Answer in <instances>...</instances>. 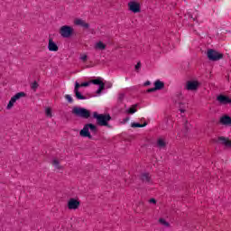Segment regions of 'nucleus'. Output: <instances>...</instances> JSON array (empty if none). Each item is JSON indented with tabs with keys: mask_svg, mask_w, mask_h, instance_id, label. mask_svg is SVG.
Returning <instances> with one entry per match:
<instances>
[{
	"mask_svg": "<svg viewBox=\"0 0 231 231\" xmlns=\"http://www.w3.org/2000/svg\"><path fill=\"white\" fill-rule=\"evenodd\" d=\"M91 84L98 86V89L97 90V95H100V93H102L106 88L104 81H102V78H97L96 79H91L90 81L81 83L80 86L81 88H88V86H91Z\"/></svg>",
	"mask_w": 231,
	"mask_h": 231,
	"instance_id": "1",
	"label": "nucleus"
},
{
	"mask_svg": "<svg viewBox=\"0 0 231 231\" xmlns=\"http://www.w3.org/2000/svg\"><path fill=\"white\" fill-rule=\"evenodd\" d=\"M89 130L92 133H95L97 131V126H95V125H93V124L86 125L83 127V129L80 130L79 136H82V138H88L89 140H91V138H93V136H91Z\"/></svg>",
	"mask_w": 231,
	"mask_h": 231,
	"instance_id": "2",
	"label": "nucleus"
},
{
	"mask_svg": "<svg viewBox=\"0 0 231 231\" xmlns=\"http://www.w3.org/2000/svg\"><path fill=\"white\" fill-rule=\"evenodd\" d=\"M127 6L128 11L132 14H140V12H142V5L136 0H130Z\"/></svg>",
	"mask_w": 231,
	"mask_h": 231,
	"instance_id": "3",
	"label": "nucleus"
},
{
	"mask_svg": "<svg viewBox=\"0 0 231 231\" xmlns=\"http://www.w3.org/2000/svg\"><path fill=\"white\" fill-rule=\"evenodd\" d=\"M72 113L79 118H89V116H91V113L89 112V110L82 107H74L72 109Z\"/></svg>",
	"mask_w": 231,
	"mask_h": 231,
	"instance_id": "4",
	"label": "nucleus"
},
{
	"mask_svg": "<svg viewBox=\"0 0 231 231\" xmlns=\"http://www.w3.org/2000/svg\"><path fill=\"white\" fill-rule=\"evenodd\" d=\"M94 118L97 119L99 125H107V122L111 120V116L109 115H100L97 112H94Z\"/></svg>",
	"mask_w": 231,
	"mask_h": 231,
	"instance_id": "5",
	"label": "nucleus"
},
{
	"mask_svg": "<svg viewBox=\"0 0 231 231\" xmlns=\"http://www.w3.org/2000/svg\"><path fill=\"white\" fill-rule=\"evenodd\" d=\"M60 35L63 37V39H69L71 35H73V27L69 25H63L60 28Z\"/></svg>",
	"mask_w": 231,
	"mask_h": 231,
	"instance_id": "6",
	"label": "nucleus"
},
{
	"mask_svg": "<svg viewBox=\"0 0 231 231\" xmlns=\"http://www.w3.org/2000/svg\"><path fill=\"white\" fill-rule=\"evenodd\" d=\"M199 86H201V83L198 79H190L186 82L185 89L187 91H198Z\"/></svg>",
	"mask_w": 231,
	"mask_h": 231,
	"instance_id": "7",
	"label": "nucleus"
},
{
	"mask_svg": "<svg viewBox=\"0 0 231 231\" xmlns=\"http://www.w3.org/2000/svg\"><path fill=\"white\" fill-rule=\"evenodd\" d=\"M208 59L213 60L214 62L221 60V59H223V53L210 49L208 51Z\"/></svg>",
	"mask_w": 231,
	"mask_h": 231,
	"instance_id": "8",
	"label": "nucleus"
},
{
	"mask_svg": "<svg viewBox=\"0 0 231 231\" xmlns=\"http://www.w3.org/2000/svg\"><path fill=\"white\" fill-rule=\"evenodd\" d=\"M24 97H26V94L24 92L16 93L14 97H11L9 103L7 104L6 109H12V107L15 106V102Z\"/></svg>",
	"mask_w": 231,
	"mask_h": 231,
	"instance_id": "9",
	"label": "nucleus"
},
{
	"mask_svg": "<svg viewBox=\"0 0 231 231\" xmlns=\"http://www.w3.org/2000/svg\"><path fill=\"white\" fill-rule=\"evenodd\" d=\"M69 210H79L80 208V200L79 199L71 198L67 202Z\"/></svg>",
	"mask_w": 231,
	"mask_h": 231,
	"instance_id": "10",
	"label": "nucleus"
},
{
	"mask_svg": "<svg viewBox=\"0 0 231 231\" xmlns=\"http://www.w3.org/2000/svg\"><path fill=\"white\" fill-rule=\"evenodd\" d=\"M154 88H149L148 93H152L153 91H160L165 88V83L160 79H157L153 83Z\"/></svg>",
	"mask_w": 231,
	"mask_h": 231,
	"instance_id": "11",
	"label": "nucleus"
},
{
	"mask_svg": "<svg viewBox=\"0 0 231 231\" xmlns=\"http://www.w3.org/2000/svg\"><path fill=\"white\" fill-rule=\"evenodd\" d=\"M219 123L221 125H225L226 127L231 126V117L229 116H222L219 119Z\"/></svg>",
	"mask_w": 231,
	"mask_h": 231,
	"instance_id": "12",
	"label": "nucleus"
},
{
	"mask_svg": "<svg viewBox=\"0 0 231 231\" xmlns=\"http://www.w3.org/2000/svg\"><path fill=\"white\" fill-rule=\"evenodd\" d=\"M74 24L75 26H81V28H85L86 30L89 28V23L85 22V20H83L82 18H76L74 20Z\"/></svg>",
	"mask_w": 231,
	"mask_h": 231,
	"instance_id": "13",
	"label": "nucleus"
},
{
	"mask_svg": "<svg viewBox=\"0 0 231 231\" xmlns=\"http://www.w3.org/2000/svg\"><path fill=\"white\" fill-rule=\"evenodd\" d=\"M48 50L49 51H59V46L55 42H53V39H49V44H48Z\"/></svg>",
	"mask_w": 231,
	"mask_h": 231,
	"instance_id": "14",
	"label": "nucleus"
},
{
	"mask_svg": "<svg viewBox=\"0 0 231 231\" xmlns=\"http://www.w3.org/2000/svg\"><path fill=\"white\" fill-rule=\"evenodd\" d=\"M217 101L224 106L226 104H231V99L227 96L220 95L217 97Z\"/></svg>",
	"mask_w": 231,
	"mask_h": 231,
	"instance_id": "15",
	"label": "nucleus"
},
{
	"mask_svg": "<svg viewBox=\"0 0 231 231\" xmlns=\"http://www.w3.org/2000/svg\"><path fill=\"white\" fill-rule=\"evenodd\" d=\"M219 143L224 145L225 147H226L227 149H231V141L230 139L226 138V137H219L218 138Z\"/></svg>",
	"mask_w": 231,
	"mask_h": 231,
	"instance_id": "16",
	"label": "nucleus"
},
{
	"mask_svg": "<svg viewBox=\"0 0 231 231\" xmlns=\"http://www.w3.org/2000/svg\"><path fill=\"white\" fill-rule=\"evenodd\" d=\"M106 43H104L103 42H97L94 44V48L95 50H99L100 51H103V50H106Z\"/></svg>",
	"mask_w": 231,
	"mask_h": 231,
	"instance_id": "17",
	"label": "nucleus"
},
{
	"mask_svg": "<svg viewBox=\"0 0 231 231\" xmlns=\"http://www.w3.org/2000/svg\"><path fill=\"white\" fill-rule=\"evenodd\" d=\"M159 223L162 225V226H165L166 228L171 226V224H169V222L163 217L159 218Z\"/></svg>",
	"mask_w": 231,
	"mask_h": 231,
	"instance_id": "18",
	"label": "nucleus"
},
{
	"mask_svg": "<svg viewBox=\"0 0 231 231\" xmlns=\"http://www.w3.org/2000/svg\"><path fill=\"white\" fill-rule=\"evenodd\" d=\"M142 181H144L145 183L149 182L151 180V176H149V173H143L141 175Z\"/></svg>",
	"mask_w": 231,
	"mask_h": 231,
	"instance_id": "19",
	"label": "nucleus"
},
{
	"mask_svg": "<svg viewBox=\"0 0 231 231\" xmlns=\"http://www.w3.org/2000/svg\"><path fill=\"white\" fill-rule=\"evenodd\" d=\"M45 116L47 118H52L53 117V111L50 107L45 108Z\"/></svg>",
	"mask_w": 231,
	"mask_h": 231,
	"instance_id": "20",
	"label": "nucleus"
},
{
	"mask_svg": "<svg viewBox=\"0 0 231 231\" xmlns=\"http://www.w3.org/2000/svg\"><path fill=\"white\" fill-rule=\"evenodd\" d=\"M136 107L137 105L132 106L130 108L126 109V113H128L129 115H134V113H136Z\"/></svg>",
	"mask_w": 231,
	"mask_h": 231,
	"instance_id": "21",
	"label": "nucleus"
},
{
	"mask_svg": "<svg viewBox=\"0 0 231 231\" xmlns=\"http://www.w3.org/2000/svg\"><path fill=\"white\" fill-rule=\"evenodd\" d=\"M74 93H75L76 98H77L78 100H86V97H84V96L80 93V91L76 90V91H74Z\"/></svg>",
	"mask_w": 231,
	"mask_h": 231,
	"instance_id": "22",
	"label": "nucleus"
},
{
	"mask_svg": "<svg viewBox=\"0 0 231 231\" xmlns=\"http://www.w3.org/2000/svg\"><path fill=\"white\" fill-rule=\"evenodd\" d=\"M52 165H53V167H55L58 170L62 169V166H60V162L57 159L52 160Z\"/></svg>",
	"mask_w": 231,
	"mask_h": 231,
	"instance_id": "23",
	"label": "nucleus"
},
{
	"mask_svg": "<svg viewBox=\"0 0 231 231\" xmlns=\"http://www.w3.org/2000/svg\"><path fill=\"white\" fill-rule=\"evenodd\" d=\"M147 125V123H144L143 125L139 123H132L131 127H145Z\"/></svg>",
	"mask_w": 231,
	"mask_h": 231,
	"instance_id": "24",
	"label": "nucleus"
},
{
	"mask_svg": "<svg viewBox=\"0 0 231 231\" xmlns=\"http://www.w3.org/2000/svg\"><path fill=\"white\" fill-rule=\"evenodd\" d=\"M158 147H165V141L163 139H159L157 141Z\"/></svg>",
	"mask_w": 231,
	"mask_h": 231,
	"instance_id": "25",
	"label": "nucleus"
},
{
	"mask_svg": "<svg viewBox=\"0 0 231 231\" xmlns=\"http://www.w3.org/2000/svg\"><path fill=\"white\" fill-rule=\"evenodd\" d=\"M79 59L82 60V62H86V60H88V54L87 53L80 54Z\"/></svg>",
	"mask_w": 231,
	"mask_h": 231,
	"instance_id": "26",
	"label": "nucleus"
},
{
	"mask_svg": "<svg viewBox=\"0 0 231 231\" xmlns=\"http://www.w3.org/2000/svg\"><path fill=\"white\" fill-rule=\"evenodd\" d=\"M66 100L69 103L72 104L73 103V97H71L70 95H66L65 96Z\"/></svg>",
	"mask_w": 231,
	"mask_h": 231,
	"instance_id": "27",
	"label": "nucleus"
},
{
	"mask_svg": "<svg viewBox=\"0 0 231 231\" xmlns=\"http://www.w3.org/2000/svg\"><path fill=\"white\" fill-rule=\"evenodd\" d=\"M79 88H82V86H80V84H79V82H76V83H75L74 92H75V91H79Z\"/></svg>",
	"mask_w": 231,
	"mask_h": 231,
	"instance_id": "28",
	"label": "nucleus"
},
{
	"mask_svg": "<svg viewBox=\"0 0 231 231\" xmlns=\"http://www.w3.org/2000/svg\"><path fill=\"white\" fill-rule=\"evenodd\" d=\"M38 84H37V82H34V83H32V89H37V88H38Z\"/></svg>",
	"mask_w": 231,
	"mask_h": 231,
	"instance_id": "29",
	"label": "nucleus"
},
{
	"mask_svg": "<svg viewBox=\"0 0 231 231\" xmlns=\"http://www.w3.org/2000/svg\"><path fill=\"white\" fill-rule=\"evenodd\" d=\"M140 68H142V64L140 62H138L136 65H135V69H140Z\"/></svg>",
	"mask_w": 231,
	"mask_h": 231,
	"instance_id": "30",
	"label": "nucleus"
},
{
	"mask_svg": "<svg viewBox=\"0 0 231 231\" xmlns=\"http://www.w3.org/2000/svg\"><path fill=\"white\" fill-rule=\"evenodd\" d=\"M149 203H152L153 205H156V199H151L149 200Z\"/></svg>",
	"mask_w": 231,
	"mask_h": 231,
	"instance_id": "31",
	"label": "nucleus"
},
{
	"mask_svg": "<svg viewBox=\"0 0 231 231\" xmlns=\"http://www.w3.org/2000/svg\"><path fill=\"white\" fill-rule=\"evenodd\" d=\"M180 113H185V109L180 108Z\"/></svg>",
	"mask_w": 231,
	"mask_h": 231,
	"instance_id": "32",
	"label": "nucleus"
},
{
	"mask_svg": "<svg viewBox=\"0 0 231 231\" xmlns=\"http://www.w3.org/2000/svg\"><path fill=\"white\" fill-rule=\"evenodd\" d=\"M127 121H129V117H127V118L125 120V122H127Z\"/></svg>",
	"mask_w": 231,
	"mask_h": 231,
	"instance_id": "33",
	"label": "nucleus"
}]
</instances>
